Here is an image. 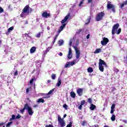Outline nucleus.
Segmentation results:
<instances>
[{
    "instance_id": "obj_1",
    "label": "nucleus",
    "mask_w": 127,
    "mask_h": 127,
    "mask_svg": "<svg viewBox=\"0 0 127 127\" xmlns=\"http://www.w3.org/2000/svg\"><path fill=\"white\" fill-rule=\"evenodd\" d=\"M72 42H73L72 47L75 50L76 54V59L73 60V62H74L75 64H77V63L80 61V59L79 58H80V51L78 50V48H77L78 45L79 44V39H77L75 40V38H73L72 39H71L69 41V46H72Z\"/></svg>"
},
{
    "instance_id": "obj_2",
    "label": "nucleus",
    "mask_w": 127,
    "mask_h": 127,
    "mask_svg": "<svg viewBox=\"0 0 127 127\" xmlns=\"http://www.w3.org/2000/svg\"><path fill=\"white\" fill-rule=\"evenodd\" d=\"M24 109H26L27 112L29 116H32L33 115L34 111L31 107L29 106L28 104H25Z\"/></svg>"
},
{
    "instance_id": "obj_3",
    "label": "nucleus",
    "mask_w": 127,
    "mask_h": 127,
    "mask_svg": "<svg viewBox=\"0 0 127 127\" xmlns=\"http://www.w3.org/2000/svg\"><path fill=\"white\" fill-rule=\"evenodd\" d=\"M104 66L105 67L107 66L106 63H105V61L102 60V59H99V69L101 72H104Z\"/></svg>"
},
{
    "instance_id": "obj_4",
    "label": "nucleus",
    "mask_w": 127,
    "mask_h": 127,
    "mask_svg": "<svg viewBox=\"0 0 127 127\" xmlns=\"http://www.w3.org/2000/svg\"><path fill=\"white\" fill-rule=\"evenodd\" d=\"M58 121L61 127H65V121H64V119L61 118V116H60V115L58 116Z\"/></svg>"
},
{
    "instance_id": "obj_5",
    "label": "nucleus",
    "mask_w": 127,
    "mask_h": 127,
    "mask_svg": "<svg viewBox=\"0 0 127 127\" xmlns=\"http://www.w3.org/2000/svg\"><path fill=\"white\" fill-rule=\"evenodd\" d=\"M104 16H105V13H104L103 12H100L96 16V21H100V20H102Z\"/></svg>"
},
{
    "instance_id": "obj_6",
    "label": "nucleus",
    "mask_w": 127,
    "mask_h": 127,
    "mask_svg": "<svg viewBox=\"0 0 127 127\" xmlns=\"http://www.w3.org/2000/svg\"><path fill=\"white\" fill-rule=\"evenodd\" d=\"M120 27V24H115L112 28V34L115 35L116 32L118 30V29Z\"/></svg>"
},
{
    "instance_id": "obj_7",
    "label": "nucleus",
    "mask_w": 127,
    "mask_h": 127,
    "mask_svg": "<svg viewBox=\"0 0 127 127\" xmlns=\"http://www.w3.org/2000/svg\"><path fill=\"white\" fill-rule=\"evenodd\" d=\"M109 42V39L108 38L104 37L103 40L101 41V43L103 46H106L108 43Z\"/></svg>"
},
{
    "instance_id": "obj_8",
    "label": "nucleus",
    "mask_w": 127,
    "mask_h": 127,
    "mask_svg": "<svg viewBox=\"0 0 127 127\" xmlns=\"http://www.w3.org/2000/svg\"><path fill=\"white\" fill-rule=\"evenodd\" d=\"M69 17H70V13H68V14L65 16L63 20H62L61 21L62 23L64 24L65 22H66L67 20H68Z\"/></svg>"
},
{
    "instance_id": "obj_9",
    "label": "nucleus",
    "mask_w": 127,
    "mask_h": 127,
    "mask_svg": "<svg viewBox=\"0 0 127 127\" xmlns=\"http://www.w3.org/2000/svg\"><path fill=\"white\" fill-rule=\"evenodd\" d=\"M42 16L43 17H44L45 18H47L49 17H50V14L48 13L47 12H43V13L42 14Z\"/></svg>"
},
{
    "instance_id": "obj_10",
    "label": "nucleus",
    "mask_w": 127,
    "mask_h": 127,
    "mask_svg": "<svg viewBox=\"0 0 127 127\" xmlns=\"http://www.w3.org/2000/svg\"><path fill=\"white\" fill-rule=\"evenodd\" d=\"M22 11L26 12L27 14L29 13V6H28V5H26L22 10Z\"/></svg>"
},
{
    "instance_id": "obj_11",
    "label": "nucleus",
    "mask_w": 127,
    "mask_h": 127,
    "mask_svg": "<svg viewBox=\"0 0 127 127\" xmlns=\"http://www.w3.org/2000/svg\"><path fill=\"white\" fill-rule=\"evenodd\" d=\"M65 26H66V23L63 24L62 26L60 27V29L58 31V33H60L61 31H63V30L65 28Z\"/></svg>"
},
{
    "instance_id": "obj_12",
    "label": "nucleus",
    "mask_w": 127,
    "mask_h": 127,
    "mask_svg": "<svg viewBox=\"0 0 127 127\" xmlns=\"http://www.w3.org/2000/svg\"><path fill=\"white\" fill-rule=\"evenodd\" d=\"M76 92L78 95V96H82L83 95V89L82 88H78L76 90Z\"/></svg>"
},
{
    "instance_id": "obj_13",
    "label": "nucleus",
    "mask_w": 127,
    "mask_h": 127,
    "mask_svg": "<svg viewBox=\"0 0 127 127\" xmlns=\"http://www.w3.org/2000/svg\"><path fill=\"white\" fill-rule=\"evenodd\" d=\"M67 58L69 59H71V58H72V50L71 49V48H69V51L67 55Z\"/></svg>"
},
{
    "instance_id": "obj_14",
    "label": "nucleus",
    "mask_w": 127,
    "mask_h": 127,
    "mask_svg": "<svg viewBox=\"0 0 127 127\" xmlns=\"http://www.w3.org/2000/svg\"><path fill=\"white\" fill-rule=\"evenodd\" d=\"M114 7H115L114 5L111 4L110 1H108L107 4V8L108 9H111V8H114Z\"/></svg>"
},
{
    "instance_id": "obj_15",
    "label": "nucleus",
    "mask_w": 127,
    "mask_h": 127,
    "mask_svg": "<svg viewBox=\"0 0 127 127\" xmlns=\"http://www.w3.org/2000/svg\"><path fill=\"white\" fill-rule=\"evenodd\" d=\"M61 77H59L58 79V82L56 84L57 87H60V86L61 85Z\"/></svg>"
},
{
    "instance_id": "obj_16",
    "label": "nucleus",
    "mask_w": 127,
    "mask_h": 127,
    "mask_svg": "<svg viewBox=\"0 0 127 127\" xmlns=\"http://www.w3.org/2000/svg\"><path fill=\"white\" fill-rule=\"evenodd\" d=\"M28 14H29V13H28L27 12H24L23 11H22V13L20 14V16L21 17H26V16H27V15H28Z\"/></svg>"
},
{
    "instance_id": "obj_17",
    "label": "nucleus",
    "mask_w": 127,
    "mask_h": 127,
    "mask_svg": "<svg viewBox=\"0 0 127 127\" xmlns=\"http://www.w3.org/2000/svg\"><path fill=\"white\" fill-rule=\"evenodd\" d=\"M36 51V47H33L31 48L30 52V53H34V52H35Z\"/></svg>"
},
{
    "instance_id": "obj_18",
    "label": "nucleus",
    "mask_w": 127,
    "mask_h": 127,
    "mask_svg": "<svg viewBox=\"0 0 127 127\" xmlns=\"http://www.w3.org/2000/svg\"><path fill=\"white\" fill-rule=\"evenodd\" d=\"M102 52V49H97L95 52H94V54H98V53H101Z\"/></svg>"
},
{
    "instance_id": "obj_19",
    "label": "nucleus",
    "mask_w": 127,
    "mask_h": 127,
    "mask_svg": "<svg viewBox=\"0 0 127 127\" xmlns=\"http://www.w3.org/2000/svg\"><path fill=\"white\" fill-rule=\"evenodd\" d=\"M47 54V51H44L43 52V55H42V59L43 60H44V58H45V55Z\"/></svg>"
},
{
    "instance_id": "obj_20",
    "label": "nucleus",
    "mask_w": 127,
    "mask_h": 127,
    "mask_svg": "<svg viewBox=\"0 0 127 127\" xmlns=\"http://www.w3.org/2000/svg\"><path fill=\"white\" fill-rule=\"evenodd\" d=\"M90 109L91 111H94L96 109V106L94 104H91Z\"/></svg>"
},
{
    "instance_id": "obj_21",
    "label": "nucleus",
    "mask_w": 127,
    "mask_h": 127,
    "mask_svg": "<svg viewBox=\"0 0 127 127\" xmlns=\"http://www.w3.org/2000/svg\"><path fill=\"white\" fill-rule=\"evenodd\" d=\"M70 62H67L64 65V68H70Z\"/></svg>"
},
{
    "instance_id": "obj_22",
    "label": "nucleus",
    "mask_w": 127,
    "mask_h": 127,
    "mask_svg": "<svg viewBox=\"0 0 127 127\" xmlns=\"http://www.w3.org/2000/svg\"><path fill=\"white\" fill-rule=\"evenodd\" d=\"M63 43H64V41H63V40H60L59 41V46H62V45H63Z\"/></svg>"
},
{
    "instance_id": "obj_23",
    "label": "nucleus",
    "mask_w": 127,
    "mask_h": 127,
    "mask_svg": "<svg viewBox=\"0 0 127 127\" xmlns=\"http://www.w3.org/2000/svg\"><path fill=\"white\" fill-rule=\"evenodd\" d=\"M70 96L71 98H75V97H76V94H75L74 92L71 91L70 92Z\"/></svg>"
},
{
    "instance_id": "obj_24",
    "label": "nucleus",
    "mask_w": 127,
    "mask_h": 127,
    "mask_svg": "<svg viewBox=\"0 0 127 127\" xmlns=\"http://www.w3.org/2000/svg\"><path fill=\"white\" fill-rule=\"evenodd\" d=\"M37 103H44V100L42 98H39L37 100Z\"/></svg>"
},
{
    "instance_id": "obj_25",
    "label": "nucleus",
    "mask_w": 127,
    "mask_h": 127,
    "mask_svg": "<svg viewBox=\"0 0 127 127\" xmlns=\"http://www.w3.org/2000/svg\"><path fill=\"white\" fill-rule=\"evenodd\" d=\"M94 71V70L93 69V68L92 67H89L87 69V72H88V73H92V72H93Z\"/></svg>"
},
{
    "instance_id": "obj_26",
    "label": "nucleus",
    "mask_w": 127,
    "mask_h": 127,
    "mask_svg": "<svg viewBox=\"0 0 127 127\" xmlns=\"http://www.w3.org/2000/svg\"><path fill=\"white\" fill-rule=\"evenodd\" d=\"M111 119L112 122H115V121H116V116L115 115H113Z\"/></svg>"
},
{
    "instance_id": "obj_27",
    "label": "nucleus",
    "mask_w": 127,
    "mask_h": 127,
    "mask_svg": "<svg viewBox=\"0 0 127 127\" xmlns=\"http://www.w3.org/2000/svg\"><path fill=\"white\" fill-rule=\"evenodd\" d=\"M16 117H15V115H12L11 116V118L10 119L9 121H10V122H11V121H12L13 120H15Z\"/></svg>"
},
{
    "instance_id": "obj_28",
    "label": "nucleus",
    "mask_w": 127,
    "mask_h": 127,
    "mask_svg": "<svg viewBox=\"0 0 127 127\" xmlns=\"http://www.w3.org/2000/svg\"><path fill=\"white\" fill-rule=\"evenodd\" d=\"M43 31L44 30L38 33L36 35V37H37L38 38H39V37H40V36L41 35V33H43Z\"/></svg>"
},
{
    "instance_id": "obj_29",
    "label": "nucleus",
    "mask_w": 127,
    "mask_h": 127,
    "mask_svg": "<svg viewBox=\"0 0 127 127\" xmlns=\"http://www.w3.org/2000/svg\"><path fill=\"white\" fill-rule=\"evenodd\" d=\"M54 92V89H52L47 94V96L49 95H51V94H52V92Z\"/></svg>"
},
{
    "instance_id": "obj_30",
    "label": "nucleus",
    "mask_w": 127,
    "mask_h": 127,
    "mask_svg": "<svg viewBox=\"0 0 127 127\" xmlns=\"http://www.w3.org/2000/svg\"><path fill=\"white\" fill-rule=\"evenodd\" d=\"M72 124H73V122L70 121L68 125L66 126V127H72Z\"/></svg>"
},
{
    "instance_id": "obj_31",
    "label": "nucleus",
    "mask_w": 127,
    "mask_h": 127,
    "mask_svg": "<svg viewBox=\"0 0 127 127\" xmlns=\"http://www.w3.org/2000/svg\"><path fill=\"white\" fill-rule=\"evenodd\" d=\"M121 31H122V29L119 28V29H118V30H117V31L116 32H115L117 33V34H120V33H121Z\"/></svg>"
},
{
    "instance_id": "obj_32",
    "label": "nucleus",
    "mask_w": 127,
    "mask_h": 127,
    "mask_svg": "<svg viewBox=\"0 0 127 127\" xmlns=\"http://www.w3.org/2000/svg\"><path fill=\"white\" fill-rule=\"evenodd\" d=\"M12 125V122H10L7 124L6 127H10V126H11Z\"/></svg>"
},
{
    "instance_id": "obj_33",
    "label": "nucleus",
    "mask_w": 127,
    "mask_h": 127,
    "mask_svg": "<svg viewBox=\"0 0 127 127\" xmlns=\"http://www.w3.org/2000/svg\"><path fill=\"white\" fill-rule=\"evenodd\" d=\"M56 78V74H53L52 75V79H53V80H55Z\"/></svg>"
},
{
    "instance_id": "obj_34",
    "label": "nucleus",
    "mask_w": 127,
    "mask_h": 127,
    "mask_svg": "<svg viewBox=\"0 0 127 127\" xmlns=\"http://www.w3.org/2000/svg\"><path fill=\"white\" fill-rule=\"evenodd\" d=\"M13 29V27H10L8 29V32H10V31H12V30Z\"/></svg>"
},
{
    "instance_id": "obj_35",
    "label": "nucleus",
    "mask_w": 127,
    "mask_h": 127,
    "mask_svg": "<svg viewBox=\"0 0 127 127\" xmlns=\"http://www.w3.org/2000/svg\"><path fill=\"white\" fill-rule=\"evenodd\" d=\"M63 108H64V109H65V110H68V105H67L66 104H64L63 106Z\"/></svg>"
},
{
    "instance_id": "obj_36",
    "label": "nucleus",
    "mask_w": 127,
    "mask_h": 127,
    "mask_svg": "<svg viewBox=\"0 0 127 127\" xmlns=\"http://www.w3.org/2000/svg\"><path fill=\"white\" fill-rule=\"evenodd\" d=\"M125 5H126V4L125 3V2L123 1L121 4V8H123V7H124L125 6Z\"/></svg>"
},
{
    "instance_id": "obj_37",
    "label": "nucleus",
    "mask_w": 127,
    "mask_h": 127,
    "mask_svg": "<svg viewBox=\"0 0 127 127\" xmlns=\"http://www.w3.org/2000/svg\"><path fill=\"white\" fill-rule=\"evenodd\" d=\"M34 80H35V78H32L30 80V84H32V83H33V81H34Z\"/></svg>"
},
{
    "instance_id": "obj_38",
    "label": "nucleus",
    "mask_w": 127,
    "mask_h": 127,
    "mask_svg": "<svg viewBox=\"0 0 127 127\" xmlns=\"http://www.w3.org/2000/svg\"><path fill=\"white\" fill-rule=\"evenodd\" d=\"M69 63H70V66H73V65H75V64L73 61L70 62H69Z\"/></svg>"
},
{
    "instance_id": "obj_39",
    "label": "nucleus",
    "mask_w": 127,
    "mask_h": 127,
    "mask_svg": "<svg viewBox=\"0 0 127 127\" xmlns=\"http://www.w3.org/2000/svg\"><path fill=\"white\" fill-rule=\"evenodd\" d=\"M25 110H26V109H24V106L23 109L20 110V113H21V114H23V112H24Z\"/></svg>"
},
{
    "instance_id": "obj_40",
    "label": "nucleus",
    "mask_w": 127,
    "mask_h": 127,
    "mask_svg": "<svg viewBox=\"0 0 127 127\" xmlns=\"http://www.w3.org/2000/svg\"><path fill=\"white\" fill-rule=\"evenodd\" d=\"M17 75H18V71L17 70H15L14 73V76H17Z\"/></svg>"
},
{
    "instance_id": "obj_41",
    "label": "nucleus",
    "mask_w": 127,
    "mask_h": 127,
    "mask_svg": "<svg viewBox=\"0 0 127 127\" xmlns=\"http://www.w3.org/2000/svg\"><path fill=\"white\" fill-rule=\"evenodd\" d=\"M82 4H84V1H81L78 5L79 6H81Z\"/></svg>"
},
{
    "instance_id": "obj_42",
    "label": "nucleus",
    "mask_w": 127,
    "mask_h": 127,
    "mask_svg": "<svg viewBox=\"0 0 127 127\" xmlns=\"http://www.w3.org/2000/svg\"><path fill=\"white\" fill-rule=\"evenodd\" d=\"M82 126L83 127H85V126H87V122L86 121H84L83 123H82Z\"/></svg>"
},
{
    "instance_id": "obj_43",
    "label": "nucleus",
    "mask_w": 127,
    "mask_h": 127,
    "mask_svg": "<svg viewBox=\"0 0 127 127\" xmlns=\"http://www.w3.org/2000/svg\"><path fill=\"white\" fill-rule=\"evenodd\" d=\"M116 107V105L113 104L111 106V109L115 110V107Z\"/></svg>"
},
{
    "instance_id": "obj_44",
    "label": "nucleus",
    "mask_w": 127,
    "mask_h": 127,
    "mask_svg": "<svg viewBox=\"0 0 127 127\" xmlns=\"http://www.w3.org/2000/svg\"><path fill=\"white\" fill-rule=\"evenodd\" d=\"M20 118H21V116L19 114H18L17 116L16 117V119H20Z\"/></svg>"
},
{
    "instance_id": "obj_45",
    "label": "nucleus",
    "mask_w": 127,
    "mask_h": 127,
    "mask_svg": "<svg viewBox=\"0 0 127 127\" xmlns=\"http://www.w3.org/2000/svg\"><path fill=\"white\" fill-rule=\"evenodd\" d=\"M88 102L89 103V104H92V99L91 98H89L88 100Z\"/></svg>"
},
{
    "instance_id": "obj_46",
    "label": "nucleus",
    "mask_w": 127,
    "mask_h": 127,
    "mask_svg": "<svg viewBox=\"0 0 127 127\" xmlns=\"http://www.w3.org/2000/svg\"><path fill=\"white\" fill-rule=\"evenodd\" d=\"M81 105L83 106V105H85V100H83L81 102Z\"/></svg>"
},
{
    "instance_id": "obj_47",
    "label": "nucleus",
    "mask_w": 127,
    "mask_h": 127,
    "mask_svg": "<svg viewBox=\"0 0 127 127\" xmlns=\"http://www.w3.org/2000/svg\"><path fill=\"white\" fill-rule=\"evenodd\" d=\"M83 107V105H81V104H80L79 105V106L78 107V109L79 110H82V107Z\"/></svg>"
},
{
    "instance_id": "obj_48",
    "label": "nucleus",
    "mask_w": 127,
    "mask_h": 127,
    "mask_svg": "<svg viewBox=\"0 0 127 127\" xmlns=\"http://www.w3.org/2000/svg\"><path fill=\"white\" fill-rule=\"evenodd\" d=\"M5 124V123H3V122L0 123V127H2V126H3Z\"/></svg>"
},
{
    "instance_id": "obj_49",
    "label": "nucleus",
    "mask_w": 127,
    "mask_h": 127,
    "mask_svg": "<svg viewBox=\"0 0 127 127\" xmlns=\"http://www.w3.org/2000/svg\"><path fill=\"white\" fill-rule=\"evenodd\" d=\"M0 11L1 12H3V9L0 6Z\"/></svg>"
},
{
    "instance_id": "obj_50",
    "label": "nucleus",
    "mask_w": 127,
    "mask_h": 127,
    "mask_svg": "<svg viewBox=\"0 0 127 127\" xmlns=\"http://www.w3.org/2000/svg\"><path fill=\"white\" fill-rule=\"evenodd\" d=\"M59 36V34H57L56 35V36L54 38V39H55L56 40H57V37H58V36Z\"/></svg>"
},
{
    "instance_id": "obj_51",
    "label": "nucleus",
    "mask_w": 127,
    "mask_h": 127,
    "mask_svg": "<svg viewBox=\"0 0 127 127\" xmlns=\"http://www.w3.org/2000/svg\"><path fill=\"white\" fill-rule=\"evenodd\" d=\"M93 1V0H88V3H92V2Z\"/></svg>"
},
{
    "instance_id": "obj_52",
    "label": "nucleus",
    "mask_w": 127,
    "mask_h": 127,
    "mask_svg": "<svg viewBox=\"0 0 127 127\" xmlns=\"http://www.w3.org/2000/svg\"><path fill=\"white\" fill-rule=\"evenodd\" d=\"M46 127H53V126L52 125H46Z\"/></svg>"
},
{
    "instance_id": "obj_53",
    "label": "nucleus",
    "mask_w": 127,
    "mask_h": 127,
    "mask_svg": "<svg viewBox=\"0 0 127 127\" xmlns=\"http://www.w3.org/2000/svg\"><path fill=\"white\" fill-rule=\"evenodd\" d=\"M51 49V48L50 47H48L47 49V50L46 51H47V52H49V50H50Z\"/></svg>"
},
{
    "instance_id": "obj_54",
    "label": "nucleus",
    "mask_w": 127,
    "mask_h": 127,
    "mask_svg": "<svg viewBox=\"0 0 127 127\" xmlns=\"http://www.w3.org/2000/svg\"><path fill=\"white\" fill-rule=\"evenodd\" d=\"M114 112H115V109H111V114H114Z\"/></svg>"
},
{
    "instance_id": "obj_55",
    "label": "nucleus",
    "mask_w": 127,
    "mask_h": 127,
    "mask_svg": "<svg viewBox=\"0 0 127 127\" xmlns=\"http://www.w3.org/2000/svg\"><path fill=\"white\" fill-rule=\"evenodd\" d=\"M112 10L113 12H116V10H115V7H114L112 9Z\"/></svg>"
},
{
    "instance_id": "obj_56",
    "label": "nucleus",
    "mask_w": 127,
    "mask_h": 127,
    "mask_svg": "<svg viewBox=\"0 0 127 127\" xmlns=\"http://www.w3.org/2000/svg\"><path fill=\"white\" fill-rule=\"evenodd\" d=\"M87 39H89L90 38V34H88L86 36Z\"/></svg>"
},
{
    "instance_id": "obj_57",
    "label": "nucleus",
    "mask_w": 127,
    "mask_h": 127,
    "mask_svg": "<svg viewBox=\"0 0 127 127\" xmlns=\"http://www.w3.org/2000/svg\"><path fill=\"white\" fill-rule=\"evenodd\" d=\"M59 56H63V54L61 52L60 53V54H59Z\"/></svg>"
},
{
    "instance_id": "obj_58",
    "label": "nucleus",
    "mask_w": 127,
    "mask_h": 127,
    "mask_svg": "<svg viewBox=\"0 0 127 127\" xmlns=\"http://www.w3.org/2000/svg\"><path fill=\"white\" fill-rule=\"evenodd\" d=\"M34 108H37V107H38V105H37V104H35L34 105Z\"/></svg>"
},
{
    "instance_id": "obj_59",
    "label": "nucleus",
    "mask_w": 127,
    "mask_h": 127,
    "mask_svg": "<svg viewBox=\"0 0 127 127\" xmlns=\"http://www.w3.org/2000/svg\"><path fill=\"white\" fill-rule=\"evenodd\" d=\"M81 31H82V30L79 29V30H78V31L77 32V33H80V32H81Z\"/></svg>"
},
{
    "instance_id": "obj_60",
    "label": "nucleus",
    "mask_w": 127,
    "mask_h": 127,
    "mask_svg": "<svg viewBox=\"0 0 127 127\" xmlns=\"http://www.w3.org/2000/svg\"><path fill=\"white\" fill-rule=\"evenodd\" d=\"M124 3H125V5H127V0L124 1Z\"/></svg>"
},
{
    "instance_id": "obj_61",
    "label": "nucleus",
    "mask_w": 127,
    "mask_h": 127,
    "mask_svg": "<svg viewBox=\"0 0 127 127\" xmlns=\"http://www.w3.org/2000/svg\"><path fill=\"white\" fill-rule=\"evenodd\" d=\"M29 92V88H27L26 89V93H28Z\"/></svg>"
},
{
    "instance_id": "obj_62",
    "label": "nucleus",
    "mask_w": 127,
    "mask_h": 127,
    "mask_svg": "<svg viewBox=\"0 0 127 127\" xmlns=\"http://www.w3.org/2000/svg\"><path fill=\"white\" fill-rule=\"evenodd\" d=\"M28 36H29V35H28V34H27V33H25V37H28Z\"/></svg>"
},
{
    "instance_id": "obj_63",
    "label": "nucleus",
    "mask_w": 127,
    "mask_h": 127,
    "mask_svg": "<svg viewBox=\"0 0 127 127\" xmlns=\"http://www.w3.org/2000/svg\"><path fill=\"white\" fill-rule=\"evenodd\" d=\"M125 62H127V56L126 57V58H125Z\"/></svg>"
},
{
    "instance_id": "obj_64",
    "label": "nucleus",
    "mask_w": 127,
    "mask_h": 127,
    "mask_svg": "<svg viewBox=\"0 0 127 127\" xmlns=\"http://www.w3.org/2000/svg\"><path fill=\"white\" fill-rule=\"evenodd\" d=\"M47 29V30H49L50 29V27H49V26H48Z\"/></svg>"
}]
</instances>
